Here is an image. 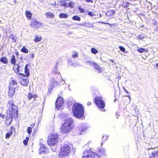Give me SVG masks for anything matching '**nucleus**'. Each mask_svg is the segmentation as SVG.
I'll use <instances>...</instances> for the list:
<instances>
[{"label":"nucleus","mask_w":158,"mask_h":158,"mask_svg":"<svg viewBox=\"0 0 158 158\" xmlns=\"http://www.w3.org/2000/svg\"><path fill=\"white\" fill-rule=\"evenodd\" d=\"M9 88L13 89H15L17 87V82L16 81L12 80L11 82L10 83Z\"/></svg>","instance_id":"nucleus-14"},{"label":"nucleus","mask_w":158,"mask_h":158,"mask_svg":"<svg viewBox=\"0 0 158 158\" xmlns=\"http://www.w3.org/2000/svg\"><path fill=\"white\" fill-rule=\"evenodd\" d=\"M78 9L80 13H84L85 11V9L83 8H81L80 7H79Z\"/></svg>","instance_id":"nucleus-43"},{"label":"nucleus","mask_w":158,"mask_h":158,"mask_svg":"<svg viewBox=\"0 0 158 158\" xmlns=\"http://www.w3.org/2000/svg\"><path fill=\"white\" fill-rule=\"evenodd\" d=\"M32 128L31 127H28L27 128V131L29 134H30L31 132Z\"/></svg>","instance_id":"nucleus-40"},{"label":"nucleus","mask_w":158,"mask_h":158,"mask_svg":"<svg viewBox=\"0 0 158 158\" xmlns=\"http://www.w3.org/2000/svg\"><path fill=\"white\" fill-rule=\"evenodd\" d=\"M59 17L60 18H66L68 17V15L64 13H61L59 15Z\"/></svg>","instance_id":"nucleus-33"},{"label":"nucleus","mask_w":158,"mask_h":158,"mask_svg":"<svg viewBox=\"0 0 158 158\" xmlns=\"http://www.w3.org/2000/svg\"><path fill=\"white\" fill-rule=\"evenodd\" d=\"M91 104V102H89L87 103L88 106H90Z\"/></svg>","instance_id":"nucleus-56"},{"label":"nucleus","mask_w":158,"mask_h":158,"mask_svg":"<svg viewBox=\"0 0 158 158\" xmlns=\"http://www.w3.org/2000/svg\"><path fill=\"white\" fill-rule=\"evenodd\" d=\"M37 96L35 94H32L31 93H28L27 96V98L28 100H30L31 98H35Z\"/></svg>","instance_id":"nucleus-24"},{"label":"nucleus","mask_w":158,"mask_h":158,"mask_svg":"<svg viewBox=\"0 0 158 158\" xmlns=\"http://www.w3.org/2000/svg\"><path fill=\"white\" fill-rule=\"evenodd\" d=\"M61 4L62 6H65V5H66V3L65 2V0H62V1H61Z\"/></svg>","instance_id":"nucleus-39"},{"label":"nucleus","mask_w":158,"mask_h":158,"mask_svg":"<svg viewBox=\"0 0 158 158\" xmlns=\"http://www.w3.org/2000/svg\"><path fill=\"white\" fill-rule=\"evenodd\" d=\"M19 82L22 85L27 86L29 83V80L27 79H21L20 80Z\"/></svg>","instance_id":"nucleus-15"},{"label":"nucleus","mask_w":158,"mask_h":158,"mask_svg":"<svg viewBox=\"0 0 158 158\" xmlns=\"http://www.w3.org/2000/svg\"><path fill=\"white\" fill-rule=\"evenodd\" d=\"M0 61L5 64H7L8 63V59L6 57H3L0 59Z\"/></svg>","instance_id":"nucleus-20"},{"label":"nucleus","mask_w":158,"mask_h":158,"mask_svg":"<svg viewBox=\"0 0 158 158\" xmlns=\"http://www.w3.org/2000/svg\"><path fill=\"white\" fill-rule=\"evenodd\" d=\"M82 158H95V155L91 150H85L83 152Z\"/></svg>","instance_id":"nucleus-8"},{"label":"nucleus","mask_w":158,"mask_h":158,"mask_svg":"<svg viewBox=\"0 0 158 158\" xmlns=\"http://www.w3.org/2000/svg\"><path fill=\"white\" fill-rule=\"evenodd\" d=\"M149 158H152V157H150Z\"/></svg>","instance_id":"nucleus-63"},{"label":"nucleus","mask_w":158,"mask_h":158,"mask_svg":"<svg viewBox=\"0 0 158 158\" xmlns=\"http://www.w3.org/2000/svg\"><path fill=\"white\" fill-rule=\"evenodd\" d=\"M119 48L121 51L124 52L125 50V48L123 46H120Z\"/></svg>","instance_id":"nucleus-44"},{"label":"nucleus","mask_w":158,"mask_h":158,"mask_svg":"<svg viewBox=\"0 0 158 158\" xmlns=\"http://www.w3.org/2000/svg\"><path fill=\"white\" fill-rule=\"evenodd\" d=\"M58 83L54 79H52L51 81L50 85L52 88L58 85Z\"/></svg>","instance_id":"nucleus-16"},{"label":"nucleus","mask_w":158,"mask_h":158,"mask_svg":"<svg viewBox=\"0 0 158 158\" xmlns=\"http://www.w3.org/2000/svg\"><path fill=\"white\" fill-rule=\"evenodd\" d=\"M58 135L56 133H51L48 137V143L49 146H54L57 142Z\"/></svg>","instance_id":"nucleus-4"},{"label":"nucleus","mask_w":158,"mask_h":158,"mask_svg":"<svg viewBox=\"0 0 158 158\" xmlns=\"http://www.w3.org/2000/svg\"><path fill=\"white\" fill-rule=\"evenodd\" d=\"M74 116L76 118H81L84 115V110L83 106L79 103H75L72 108Z\"/></svg>","instance_id":"nucleus-2"},{"label":"nucleus","mask_w":158,"mask_h":158,"mask_svg":"<svg viewBox=\"0 0 158 158\" xmlns=\"http://www.w3.org/2000/svg\"><path fill=\"white\" fill-rule=\"evenodd\" d=\"M9 38H11L12 40V42H15L17 39V37L14 35L11 34L9 37Z\"/></svg>","instance_id":"nucleus-25"},{"label":"nucleus","mask_w":158,"mask_h":158,"mask_svg":"<svg viewBox=\"0 0 158 158\" xmlns=\"http://www.w3.org/2000/svg\"><path fill=\"white\" fill-rule=\"evenodd\" d=\"M44 15L47 18H50L53 19L54 18V15L53 14L50 12H47Z\"/></svg>","instance_id":"nucleus-19"},{"label":"nucleus","mask_w":158,"mask_h":158,"mask_svg":"<svg viewBox=\"0 0 158 158\" xmlns=\"http://www.w3.org/2000/svg\"><path fill=\"white\" fill-rule=\"evenodd\" d=\"M127 97H129V98L131 100V98H130V96H127Z\"/></svg>","instance_id":"nucleus-60"},{"label":"nucleus","mask_w":158,"mask_h":158,"mask_svg":"<svg viewBox=\"0 0 158 158\" xmlns=\"http://www.w3.org/2000/svg\"><path fill=\"white\" fill-rule=\"evenodd\" d=\"M87 129V127L83 124H80L78 125V127L76 128L77 133L79 135H81L82 133Z\"/></svg>","instance_id":"nucleus-11"},{"label":"nucleus","mask_w":158,"mask_h":158,"mask_svg":"<svg viewBox=\"0 0 158 158\" xmlns=\"http://www.w3.org/2000/svg\"><path fill=\"white\" fill-rule=\"evenodd\" d=\"M12 134V131H10L7 133L6 135V138H9Z\"/></svg>","instance_id":"nucleus-32"},{"label":"nucleus","mask_w":158,"mask_h":158,"mask_svg":"<svg viewBox=\"0 0 158 158\" xmlns=\"http://www.w3.org/2000/svg\"><path fill=\"white\" fill-rule=\"evenodd\" d=\"M102 145V143H101V145Z\"/></svg>","instance_id":"nucleus-64"},{"label":"nucleus","mask_w":158,"mask_h":158,"mask_svg":"<svg viewBox=\"0 0 158 158\" xmlns=\"http://www.w3.org/2000/svg\"><path fill=\"white\" fill-rule=\"evenodd\" d=\"M13 69L15 71V72L16 73H18L19 72V69L18 68L15 67V65H14V66L13 67Z\"/></svg>","instance_id":"nucleus-38"},{"label":"nucleus","mask_w":158,"mask_h":158,"mask_svg":"<svg viewBox=\"0 0 158 158\" xmlns=\"http://www.w3.org/2000/svg\"><path fill=\"white\" fill-rule=\"evenodd\" d=\"M123 88L124 89V91H125L127 93V94H128V92L125 89V88L124 87H123Z\"/></svg>","instance_id":"nucleus-53"},{"label":"nucleus","mask_w":158,"mask_h":158,"mask_svg":"<svg viewBox=\"0 0 158 158\" xmlns=\"http://www.w3.org/2000/svg\"><path fill=\"white\" fill-rule=\"evenodd\" d=\"M152 155L154 157H158V151L156 150L154 151L152 153Z\"/></svg>","instance_id":"nucleus-30"},{"label":"nucleus","mask_w":158,"mask_h":158,"mask_svg":"<svg viewBox=\"0 0 158 158\" xmlns=\"http://www.w3.org/2000/svg\"><path fill=\"white\" fill-rule=\"evenodd\" d=\"M69 6V3H67L66 4V5H65V7H69V6Z\"/></svg>","instance_id":"nucleus-57"},{"label":"nucleus","mask_w":158,"mask_h":158,"mask_svg":"<svg viewBox=\"0 0 158 158\" xmlns=\"http://www.w3.org/2000/svg\"><path fill=\"white\" fill-rule=\"evenodd\" d=\"M88 14L90 16H94L95 15V14L94 13L92 12L91 11L89 12Z\"/></svg>","instance_id":"nucleus-42"},{"label":"nucleus","mask_w":158,"mask_h":158,"mask_svg":"<svg viewBox=\"0 0 158 158\" xmlns=\"http://www.w3.org/2000/svg\"><path fill=\"white\" fill-rule=\"evenodd\" d=\"M21 51L23 53H27L28 52V50L26 48V47L24 46L21 50Z\"/></svg>","instance_id":"nucleus-31"},{"label":"nucleus","mask_w":158,"mask_h":158,"mask_svg":"<svg viewBox=\"0 0 158 158\" xmlns=\"http://www.w3.org/2000/svg\"><path fill=\"white\" fill-rule=\"evenodd\" d=\"M26 15L28 19H30L32 17V14L29 11H26Z\"/></svg>","instance_id":"nucleus-29"},{"label":"nucleus","mask_w":158,"mask_h":158,"mask_svg":"<svg viewBox=\"0 0 158 158\" xmlns=\"http://www.w3.org/2000/svg\"><path fill=\"white\" fill-rule=\"evenodd\" d=\"M144 26L143 25H142L141 26L139 27V29L141 30H143V28H144Z\"/></svg>","instance_id":"nucleus-50"},{"label":"nucleus","mask_w":158,"mask_h":158,"mask_svg":"<svg viewBox=\"0 0 158 158\" xmlns=\"http://www.w3.org/2000/svg\"><path fill=\"white\" fill-rule=\"evenodd\" d=\"M86 62L88 64L94 67L95 69L98 73H100L102 72V68L96 63L90 61H86Z\"/></svg>","instance_id":"nucleus-9"},{"label":"nucleus","mask_w":158,"mask_h":158,"mask_svg":"<svg viewBox=\"0 0 158 158\" xmlns=\"http://www.w3.org/2000/svg\"><path fill=\"white\" fill-rule=\"evenodd\" d=\"M35 38L34 39V41L36 42H40L42 40V38L41 36L40 35H35Z\"/></svg>","instance_id":"nucleus-23"},{"label":"nucleus","mask_w":158,"mask_h":158,"mask_svg":"<svg viewBox=\"0 0 158 158\" xmlns=\"http://www.w3.org/2000/svg\"><path fill=\"white\" fill-rule=\"evenodd\" d=\"M60 83H61L62 84H65V82L64 80H62L61 81H60Z\"/></svg>","instance_id":"nucleus-48"},{"label":"nucleus","mask_w":158,"mask_h":158,"mask_svg":"<svg viewBox=\"0 0 158 158\" xmlns=\"http://www.w3.org/2000/svg\"><path fill=\"white\" fill-rule=\"evenodd\" d=\"M127 97H129V98L131 100V98H130V96H127Z\"/></svg>","instance_id":"nucleus-61"},{"label":"nucleus","mask_w":158,"mask_h":158,"mask_svg":"<svg viewBox=\"0 0 158 158\" xmlns=\"http://www.w3.org/2000/svg\"><path fill=\"white\" fill-rule=\"evenodd\" d=\"M30 56L31 57V59H32L34 57V54L33 53H31L30 54Z\"/></svg>","instance_id":"nucleus-49"},{"label":"nucleus","mask_w":158,"mask_h":158,"mask_svg":"<svg viewBox=\"0 0 158 158\" xmlns=\"http://www.w3.org/2000/svg\"><path fill=\"white\" fill-rule=\"evenodd\" d=\"M91 51L92 53L94 54H96L98 52V50L94 48H92L91 49Z\"/></svg>","instance_id":"nucleus-35"},{"label":"nucleus","mask_w":158,"mask_h":158,"mask_svg":"<svg viewBox=\"0 0 158 158\" xmlns=\"http://www.w3.org/2000/svg\"><path fill=\"white\" fill-rule=\"evenodd\" d=\"M15 65V67H17L19 69V68H20V66L19 64H14Z\"/></svg>","instance_id":"nucleus-46"},{"label":"nucleus","mask_w":158,"mask_h":158,"mask_svg":"<svg viewBox=\"0 0 158 158\" xmlns=\"http://www.w3.org/2000/svg\"><path fill=\"white\" fill-rule=\"evenodd\" d=\"M52 72L54 74H60V72L58 71L57 64L56 65L53 69Z\"/></svg>","instance_id":"nucleus-22"},{"label":"nucleus","mask_w":158,"mask_h":158,"mask_svg":"<svg viewBox=\"0 0 158 158\" xmlns=\"http://www.w3.org/2000/svg\"><path fill=\"white\" fill-rule=\"evenodd\" d=\"M139 39L142 40H144L147 37V36L143 34H140V35H138L137 37Z\"/></svg>","instance_id":"nucleus-27"},{"label":"nucleus","mask_w":158,"mask_h":158,"mask_svg":"<svg viewBox=\"0 0 158 158\" xmlns=\"http://www.w3.org/2000/svg\"><path fill=\"white\" fill-rule=\"evenodd\" d=\"M30 25L31 26L35 27L37 28H41L43 27L42 24L35 20H33L31 21Z\"/></svg>","instance_id":"nucleus-12"},{"label":"nucleus","mask_w":158,"mask_h":158,"mask_svg":"<svg viewBox=\"0 0 158 158\" xmlns=\"http://www.w3.org/2000/svg\"><path fill=\"white\" fill-rule=\"evenodd\" d=\"M115 13V11L113 10H109L106 11L105 13L106 15L109 17L113 16Z\"/></svg>","instance_id":"nucleus-17"},{"label":"nucleus","mask_w":158,"mask_h":158,"mask_svg":"<svg viewBox=\"0 0 158 158\" xmlns=\"http://www.w3.org/2000/svg\"><path fill=\"white\" fill-rule=\"evenodd\" d=\"M78 54L75 51H73L72 52V57L69 59L68 60V63L71 65H73L74 67L77 66L79 65L77 63H74L72 58H75L78 57Z\"/></svg>","instance_id":"nucleus-7"},{"label":"nucleus","mask_w":158,"mask_h":158,"mask_svg":"<svg viewBox=\"0 0 158 158\" xmlns=\"http://www.w3.org/2000/svg\"><path fill=\"white\" fill-rule=\"evenodd\" d=\"M74 120L72 118H69L65 120L62 124L61 127V131L62 133H68L70 132L73 126Z\"/></svg>","instance_id":"nucleus-3"},{"label":"nucleus","mask_w":158,"mask_h":158,"mask_svg":"<svg viewBox=\"0 0 158 158\" xmlns=\"http://www.w3.org/2000/svg\"><path fill=\"white\" fill-rule=\"evenodd\" d=\"M78 25H81V26H85V24H84L83 23H78L77 24Z\"/></svg>","instance_id":"nucleus-55"},{"label":"nucleus","mask_w":158,"mask_h":158,"mask_svg":"<svg viewBox=\"0 0 158 158\" xmlns=\"http://www.w3.org/2000/svg\"><path fill=\"white\" fill-rule=\"evenodd\" d=\"M29 139V138L28 137H26L25 139L23 140V143L24 145H27L28 143V141Z\"/></svg>","instance_id":"nucleus-36"},{"label":"nucleus","mask_w":158,"mask_h":158,"mask_svg":"<svg viewBox=\"0 0 158 158\" xmlns=\"http://www.w3.org/2000/svg\"><path fill=\"white\" fill-rule=\"evenodd\" d=\"M16 2H16V0H15V1H14V3H15V4L16 3Z\"/></svg>","instance_id":"nucleus-62"},{"label":"nucleus","mask_w":158,"mask_h":158,"mask_svg":"<svg viewBox=\"0 0 158 158\" xmlns=\"http://www.w3.org/2000/svg\"><path fill=\"white\" fill-rule=\"evenodd\" d=\"M64 103V100L61 97H58L56 102L55 105L56 107L58 109H61V108Z\"/></svg>","instance_id":"nucleus-10"},{"label":"nucleus","mask_w":158,"mask_h":158,"mask_svg":"<svg viewBox=\"0 0 158 158\" xmlns=\"http://www.w3.org/2000/svg\"><path fill=\"white\" fill-rule=\"evenodd\" d=\"M86 2H92L93 1L92 0H85Z\"/></svg>","instance_id":"nucleus-52"},{"label":"nucleus","mask_w":158,"mask_h":158,"mask_svg":"<svg viewBox=\"0 0 158 158\" xmlns=\"http://www.w3.org/2000/svg\"><path fill=\"white\" fill-rule=\"evenodd\" d=\"M105 150L103 148L101 149L100 150V153L102 154H105Z\"/></svg>","instance_id":"nucleus-41"},{"label":"nucleus","mask_w":158,"mask_h":158,"mask_svg":"<svg viewBox=\"0 0 158 158\" xmlns=\"http://www.w3.org/2000/svg\"><path fill=\"white\" fill-rule=\"evenodd\" d=\"M9 107V115L6 118V124L7 125L10 124L12 121V118L17 117L18 115V109L17 106L14 103L13 101H9L7 104Z\"/></svg>","instance_id":"nucleus-1"},{"label":"nucleus","mask_w":158,"mask_h":158,"mask_svg":"<svg viewBox=\"0 0 158 158\" xmlns=\"http://www.w3.org/2000/svg\"><path fill=\"white\" fill-rule=\"evenodd\" d=\"M11 63L13 64H15L16 63L15 56L13 55L10 60Z\"/></svg>","instance_id":"nucleus-28"},{"label":"nucleus","mask_w":158,"mask_h":158,"mask_svg":"<svg viewBox=\"0 0 158 158\" xmlns=\"http://www.w3.org/2000/svg\"><path fill=\"white\" fill-rule=\"evenodd\" d=\"M71 148L69 146L65 145L63 146L61 149V152L59 156L60 158L63 157L64 156H68L70 154Z\"/></svg>","instance_id":"nucleus-5"},{"label":"nucleus","mask_w":158,"mask_h":158,"mask_svg":"<svg viewBox=\"0 0 158 158\" xmlns=\"http://www.w3.org/2000/svg\"><path fill=\"white\" fill-rule=\"evenodd\" d=\"M72 19L74 20L80 21L81 18L77 15L74 16L72 17Z\"/></svg>","instance_id":"nucleus-34"},{"label":"nucleus","mask_w":158,"mask_h":158,"mask_svg":"<svg viewBox=\"0 0 158 158\" xmlns=\"http://www.w3.org/2000/svg\"><path fill=\"white\" fill-rule=\"evenodd\" d=\"M99 17H102V15H101V14H99Z\"/></svg>","instance_id":"nucleus-59"},{"label":"nucleus","mask_w":158,"mask_h":158,"mask_svg":"<svg viewBox=\"0 0 158 158\" xmlns=\"http://www.w3.org/2000/svg\"><path fill=\"white\" fill-rule=\"evenodd\" d=\"M99 23H103V24H107L109 25H110V26H111L113 25L112 24H110V23H105V22H100Z\"/></svg>","instance_id":"nucleus-47"},{"label":"nucleus","mask_w":158,"mask_h":158,"mask_svg":"<svg viewBox=\"0 0 158 158\" xmlns=\"http://www.w3.org/2000/svg\"><path fill=\"white\" fill-rule=\"evenodd\" d=\"M40 148L39 149V152L40 154H45L48 152V148L43 144H40Z\"/></svg>","instance_id":"nucleus-13"},{"label":"nucleus","mask_w":158,"mask_h":158,"mask_svg":"<svg viewBox=\"0 0 158 158\" xmlns=\"http://www.w3.org/2000/svg\"><path fill=\"white\" fill-rule=\"evenodd\" d=\"M108 138V136L107 135H105L103 136L102 139L103 141H106Z\"/></svg>","instance_id":"nucleus-45"},{"label":"nucleus","mask_w":158,"mask_h":158,"mask_svg":"<svg viewBox=\"0 0 158 158\" xmlns=\"http://www.w3.org/2000/svg\"><path fill=\"white\" fill-rule=\"evenodd\" d=\"M29 65V64H27L25 67L24 72L26 75L27 76H28L30 74L28 68V66Z\"/></svg>","instance_id":"nucleus-21"},{"label":"nucleus","mask_w":158,"mask_h":158,"mask_svg":"<svg viewBox=\"0 0 158 158\" xmlns=\"http://www.w3.org/2000/svg\"><path fill=\"white\" fill-rule=\"evenodd\" d=\"M15 89H10V88H9L8 91V96L10 97H12L15 93Z\"/></svg>","instance_id":"nucleus-18"},{"label":"nucleus","mask_w":158,"mask_h":158,"mask_svg":"<svg viewBox=\"0 0 158 158\" xmlns=\"http://www.w3.org/2000/svg\"><path fill=\"white\" fill-rule=\"evenodd\" d=\"M69 6V7L70 8H73L74 7V3L71 1L69 2V6Z\"/></svg>","instance_id":"nucleus-37"},{"label":"nucleus","mask_w":158,"mask_h":158,"mask_svg":"<svg viewBox=\"0 0 158 158\" xmlns=\"http://www.w3.org/2000/svg\"><path fill=\"white\" fill-rule=\"evenodd\" d=\"M90 24V26H88L87 27H94V25L93 24V23H91V24Z\"/></svg>","instance_id":"nucleus-51"},{"label":"nucleus","mask_w":158,"mask_h":158,"mask_svg":"<svg viewBox=\"0 0 158 158\" xmlns=\"http://www.w3.org/2000/svg\"><path fill=\"white\" fill-rule=\"evenodd\" d=\"M95 102L97 106L100 109H103L105 105L104 100H102L101 97H96Z\"/></svg>","instance_id":"nucleus-6"},{"label":"nucleus","mask_w":158,"mask_h":158,"mask_svg":"<svg viewBox=\"0 0 158 158\" xmlns=\"http://www.w3.org/2000/svg\"><path fill=\"white\" fill-rule=\"evenodd\" d=\"M142 57L143 59H146V58L147 57V56H142Z\"/></svg>","instance_id":"nucleus-54"},{"label":"nucleus","mask_w":158,"mask_h":158,"mask_svg":"<svg viewBox=\"0 0 158 158\" xmlns=\"http://www.w3.org/2000/svg\"><path fill=\"white\" fill-rule=\"evenodd\" d=\"M138 52L140 53H142L143 52H147L148 51V49L142 48H139L137 49Z\"/></svg>","instance_id":"nucleus-26"},{"label":"nucleus","mask_w":158,"mask_h":158,"mask_svg":"<svg viewBox=\"0 0 158 158\" xmlns=\"http://www.w3.org/2000/svg\"><path fill=\"white\" fill-rule=\"evenodd\" d=\"M156 66L158 68V63H157L156 64Z\"/></svg>","instance_id":"nucleus-58"}]
</instances>
